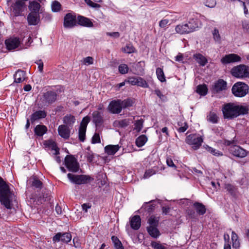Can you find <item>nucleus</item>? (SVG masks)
Instances as JSON below:
<instances>
[{"instance_id": "nucleus-1", "label": "nucleus", "mask_w": 249, "mask_h": 249, "mask_svg": "<svg viewBox=\"0 0 249 249\" xmlns=\"http://www.w3.org/2000/svg\"><path fill=\"white\" fill-rule=\"evenodd\" d=\"M249 110L248 106L237 105L234 103L224 104L222 108L224 118L228 120H232L240 115L247 114Z\"/></svg>"}, {"instance_id": "nucleus-2", "label": "nucleus", "mask_w": 249, "mask_h": 249, "mask_svg": "<svg viewBox=\"0 0 249 249\" xmlns=\"http://www.w3.org/2000/svg\"><path fill=\"white\" fill-rule=\"evenodd\" d=\"M15 197L9 185L0 177V202L8 209H11Z\"/></svg>"}, {"instance_id": "nucleus-3", "label": "nucleus", "mask_w": 249, "mask_h": 249, "mask_svg": "<svg viewBox=\"0 0 249 249\" xmlns=\"http://www.w3.org/2000/svg\"><path fill=\"white\" fill-rule=\"evenodd\" d=\"M231 73L236 78L249 77V67L244 64L234 67L231 70Z\"/></svg>"}, {"instance_id": "nucleus-4", "label": "nucleus", "mask_w": 249, "mask_h": 249, "mask_svg": "<svg viewBox=\"0 0 249 249\" xmlns=\"http://www.w3.org/2000/svg\"><path fill=\"white\" fill-rule=\"evenodd\" d=\"M67 177L71 182L78 185L86 184L94 179L90 176L86 175H73L69 173Z\"/></svg>"}, {"instance_id": "nucleus-5", "label": "nucleus", "mask_w": 249, "mask_h": 249, "mask_svg": "<svg viewBox=\"0 0 249 249\" xmlns=\"http://www.w3.org/2000/svg\"><path fill=\"white\" fill-rule=\"evenodd\" d=\"M231 91L235 96L242 97L249 92V86L243 82H238L232 86Z\"/></svg>"}, {"instance_id": "nucleus-6", "label": "nucleus", "mask_w": 249, "mask_h": 249, "mask_svg": "<svg viewBox=\"0 0 249 249\" xmlns=\"http://www.w3.org/2000/svg\"><path fill=\"white\" fill-rule=\"evenodd\" d=\"M65 165L70 172L76 173L78 171L79 165L76 159L72 155H67L65 158Z\"/></svg>"}, {"instance_id": "nucleus-7", "label": "nucleus", "mask_w": 249, "mask_h": 249, "mask_svg": "<svg viewBox=\"0 0 249 249\" xmlns=\"http://www.w3.org/2000/svg\"><path fill=\"white\" fill-rule=\"evenodd\" d=\"M185 142L189 145H192L194 150H197L201 145L203 139L196 134H190L187 136Z\"/></svg>"}, {"instance_id": "nucleus-8", "label": "nucleus", "mask_w": 249, "mask_h": 249, "mask_svg": "<svg viewBox=\"0 0 249 249\" xmlns=\"http://www.w3.org/2000/svg\"><path fill=\"white\" fill-rule=\"evenodd\" d=\"M11 10L15 17L21 16L26 9L25 2L23 0H16L11 5Z\"/></svg>"}, {"instance_id": "nucleus-9", "label": "nucleus", "mask_w": 249, "mask_h": 249, "mask_svg": "<svg viewBox=\"0 0 249 249\" xmlns=\"http://www.w3.org/2000/svg\"><path fill=\"white\" fill-rule=\"evenodd\" d=\"M57 95L55 91H48L44 93L41 98V101L44 106H48L55 102Z\"/></svg>"}, {"instance_id": "nucleus-10", "label": "nucleus", "mask_w": 249, "mask_h": 249, "mask_svg": "<svg viewBox=\"0 0 249 249\" xmlns=\"http://www.w3.org/2000/svg\"><path fill=\"white\" fill-rule=\"evenodd\" d=\"M77 21L75 15L68 13L64 18V27L65 28H72L77 25Z\"/></svg>"}, {"instance_id": "nucleus-11", "label": "nucleus", "mask_w": 249, "mask_h": 249, "mask_svg": "<svg viewBox=\"0 0 249 249\" xmlns=\"http://www.w3.org/2000/svg\"><path fill=\"white\" fill-rule=\"evenodd\" d=\"M121 100H113L111 101L107 107V110L112 114H119L122 110Z\"/></svg>"}, {"instance_id": "nucleus-12", "label": "nucleus", "mask_w": 249, "mask_h": 249, "mask_svg": "<svg viewBox=\"0 0 249 249\" xmlns=\"http://www.w3.org/2000/svg\"><path fill=\"white\" fill-rule=\"evenodd\" d=\"M71 239V235L70 232H58L53 238V242H62L68 243Z\"/></svg>"}, {"instance_id": "nucleus-13", "label": "nucleus", "mask_w": 249, "mask_h": 249, "mask_svg": "<svg viewBox=\"0 0 249 249\" xmlns=\"http://www.w3.org/2000/svg\"><path fill=\"white\" fill-rule=\"evenodd\" d=\"M189 33L193 32L199 28L201 25L200 20L197 18L190 19L185 23Z\"/></svg>"}, {"instance_id": "nucleus-14", "label": "nucleus", "mask_w": 249, "mask_h": 249, "mask_svg": "<svg viewBox=\"0 0 249 249\" xmlns=\"http://www.w3.org/2000/svg\"><path fill=\"white\" fill-rule=\"evenodd\" d=\"M231 153L234 156L243 158L247 156L248 152L241 147L234 145L230 148Z\"/></svg>"}, {"instance_id": "nucleus-15", "label": "nucleus", "mask_w": 249, "mask_h": 249, "mask_svg": "<svg viewBox=\"0 0 249 249\" xmlns=\"http://www.w3.org/2000/svg\"><path fill=\"white\" fill-rule=\"evenodd\" d=\"M241 60V58L240 56L236 54L231 53L226 55L224 57H222L221 59V62L222 64H225L240 62Z\"/></svg>"}, {"instance_id": "nucleus-16", "label": "nucleus", "mask_w": 249, "mask_h": 249, "mask_svg": "<svg viewBox=\"0 0 249 249\" xmlns=\"http://www.w3.org/2000/svg\"><path fill=\"white\" fill-rule=\"evenodd\" d=\"M20 43L18 37H11L5 41V44L8 50H12L18 48Z\"/></svg>"}, {"instance_id": "nucleus-17", "label": "nucleus", "mask_w": 249, "mask_h": 249, "mask_svg": "<svg viewBox=\"0 0 249 249\" xmlns=\"http://www.w3.org/2000/svg\"><path fill=\"white\" fill-rule=\"evenodd\" d=\"M41 2V0H34L30 1L28 7L31 12L41 14L42 13V9L41 8V5L39 3V2Z\"/></svg>"}, {"instance_id": "nucleus-18", "label": "nucleus", "mask_w": 249, "mask_h": 249, "mask_svg": "<svg viewBox=\"0 0 249 249\" xmlns=\"http://www.w3.org/2000/svg\"><path fill=\"white\" fill-rule=\"evenodd\" d=\"M227 88V83L222 79H219L212 87V91L214 93L219 92L225 90Z\"/></svg>"}, {"instance_id": "nucleus-19", "label": "nucleus", "mask_w": 249, "mask_h": 249, "mask_svg": "<svg viewBox=\"0 0 249 249\" xmlns=\"http://www.w3.org/2000/svg\"><path fill=\"white\" fill-rule=\"evenodd\" d=\"M27 20L29 25H36L40 21L39 14L30 12L27 16Z\"/></svg>"}, {"instance_id": "nucleus-20", "label": "nucleus", "mask_w": 249, "mask_h": 249, "mask_svg": "<svg viewBox=\"0 0 249 249\" xmlns=\"http://www.w3.org/2000/svg\"><path fill=\"white\" fill-rule=\"evenodd\" d=\"M58 132L62 138L68 139L70 136L71 130L68 126L62 124L58 126Z\"/></svg>"}, {"instance_id": "nucleus-21", "label": "nucleus", "mask_w": 249, "mask_h": 249, "mask_svg": "<svg viewBox=\"0 0 249 249\" xmlns=\"http://www.w3.org/2000/svg\"><path fill=\"white\" fill-rule=\"evenodd\" d=\"M92 121L96 126H100L104 123L103 114L98 111H95L92 114Z\"/></svg>"}, {"instance_id": "nucleus-22", "label": "nucleus", "mask_w": 249, "mask_h": 249, "mask_svg": "<svg viewBox=\"0 0 249 249\" xmlns=\"http://www.w3.org/2000/svg\"><path fill=\"white\" fill-rule=\"evenodd\" d=\"M77 24L86 27H93V24L88 18L82 16H78L77 18Z\"/></svg>"}, {"instance_id": "nucleus-23", "label": "nucleus", "mask_w": 249, "mask_h": 249, "mask_svg": "<svg viewBox=\"0 0 249 249\" xmlns=\"http://www.w3.org/2000/svg\"><path fill=\"white\" fill-rule=\"evenodd\" d=\"M47 116V112L45 110H39L34 112L31 116L30 120L32 123L36 121L45 118Z\"/></svg>"}, {"instance_id": "nucleus-24", "label": "nucleus", "mask_w": 249, "mask_h": 249, "mask_svg": "<svg viewBox=\"0 0 249 249\" xmlns=\"http://www.w3.org/2000/svg\"><path fill=\"white\" fill-rule=\"evenodd\" d=\"M141 218L139 215H134L130 220V226L134 230H138L141 227Z\"/></svg>"}, {"instance_id": "nucleus-25", "label": "nucleus", "mask_w": 249, "mask_h": 249, "mask_svg": "<svg viewBox=\"0 0 249 249\" xmlns=\"http://www.w3.org/2000/svg\"><path fill=\"white\" fill-rule=\"evenodd\" d=\"M26 72L24 71L18 70L14 75V82L17 83H20L25 79Z\"/></svg>"}, {"instance_id": "nucleus-26", "label": "nucleus", "mask_w": 249, "mask_h": 249, "mask_svg": "<svg viewBox=\"0 0 249 249\" xmlns=\"http://www.w3.org/2000/svg\"><path fill=\"white\" fill-rule=\"evenodd\" d=\"M48 130L47 127L44 125L38 124L34 129L35 135L38 137H42Z\"/></svg>"}, {"instance_id": "nucleus-27", "label": "nucleus", "mask_w": 249, "mask_h": 249, "mask_svg": "<svg viewBox=\"0 0 249 249\" xmlns=\"http://www.w3.org/2000/svg\"><path fill=\"white\" fill-rule=\"evenodd\" d=\"M120 146L117 145H108L105 147V152L109 155H113L119 149Z\"/></svg>"}, {"instance_id": "nucleus-28", "label": "nucleus", "mask_w": 249, "mask_h": 249, "mask_svg": "<svg viewBox=\"0 0 249 249\" xmlns=\"http://www.w3.org/2000/svg\"><path fill=\"white\" fill-rule=\"evenodd\" d=\"M194 58L201 66H204L208 63L207 58L200 53H196L193 56Z\"/></svg>"}, {"instance_id": "nucleus-29", "label": "nucleus", "mask_w": 249, "mask_h": 249, "mask_svg": "<svg viewBox=\"0 0 249 249\" xmlns=\"http://www.w3.org/2000/svg\"><path fill=\"white\" fill-rule=\"evenodd\" d=\"M185 23L179 24L175 27V31L177 34L180 35L189 34Z\"/></svg>"}, {"instance_id": "nucleus-30", "label": "nucleus", "mask_w": 249, "mask_h": 249, "mask_svg": "<svg viewBox=\"0 0 249 249\" xmlns=\"http://www.w3.org/2000/svg\"><path fill=\"white\" fill-rule=\"evenodd\" d=\"M193 206H194L196 213L199 215H202L205 213L206 209L205 206L202 203L196 202L194 203Z\"/></svg>"}, {"instance_id": "nucleus-31", "label": "nucleus", "mask_w": 249, "mask_h": 249, "mask_svg": "<svg viewBox=\"0 0 249 249\" xmlns=\"http://www.w3.org/2000/svg\"><path fill=\"white\" fill-rule=\"evenodd\" d=\"M147 231L149 234L153 238H157L160 235V232L157 229V227L148 226L147 227Z\"/></svg>"}, {"instance_id": "nucleus-32", "label": "nucleus", "mask_w": 249, "mask_h": 249, "mask_svg": "<svg viewBox=\"0 0 249 249\" xmlns=\"http://www.w3.org/2000/svg\"><path fill=\"white\" fill-rule=\"evenodd\" d=\"M63 121V123L66 124V125L71 126H72L73 124L75 123V119L73 116L71 114H68L64 117Z\"/></svg>"}, {"instance_id": "nucleus-33", "label": "nucleus", "mask_w": 249, "mask_h": 249, "mask_svg": "<svg viewBox=\"0 0 249 249\" xmlns=\"http://www.w3.org/2000/svg\"><path fill=\"white\" fill-rule=\"evenodd\" d=\"M129 123V120L128 119H125L114 121L113 123V125L116 127L123 128L128 126Z\"/></svg>"}, {"instance_id": "nucleus-34", "label": "nucleus", "mask_w": 249, "mask_h": 249, "mask_svg": "<svg viewBox=\"0 0 249 249\" xmlns=\"http://www.w3.org/2000/svg\"><path fill=\"white\" fill-rule=\"evenodd\" d=\"M207 120L213 124H216L218 121V117L214 112H210L207 116Z\"/></svg>"}, {"instance_id": "nucleus-35", "label": "nucleus", "mask_w": 249, "mask_h": 249, "mask_svg": "<svg viewBox=\"0 0 249 249\" xmlns=\"http://www.w3.org/2000/svg\"><path fill=\"white\" fill-rule=\"evenodd\" d=\"M231 240L233 248L237 249L240 247V242L238 239V235L234 231H232L231 232Z\"/></svg>"}, {"instance_id": "nucleus-36", "label": "nucleus", "mask_w": 249, "mask_h": 249, "mask_svg": "<svg viewBox=\"0 0 249 249\" xmlns=\"http://www.w3.org/2000/svg\"><path fill=\"white\" fill-rule=\"evenodd\" d=\"M147 141V137L144 135H142L139 136L136 140V144L137 146L140 147L144 145L145 142Z\"/></svg>"}, {"instance_id": "nucleus-37", "label": "nucleus", "mask_w": 249, "mask_h": 249, "mask_svg": "<svg viewBox=\"0 0 249 249\" xmlns=\"http://www.w3.org/2000/svg\"><path fill=\"white\" fill-rule=\"evenodd\" d=\"M111 240L116 249H124V247L120 240L115 236L111 237Z\"/></svg>"}, {"instance_id": "nucleus-38", "label": "nucleus", "mask_w": 249, "mask_h": 249, "mask_svg": "<svg viewBox=\"0 0 249 249\" xmlns=\"http://www.w3.org/2000/svg\"><path fill=\"white\" fill-rule=\"evenodd\" d=\"M208 89L205 85H199L197 86L196 92L201 95H205L207 93Z\"/></svg>"}, {"instance_id": "nucleus-39", "label": "nucleus", "mask_w": 249, "mask_h": 249, "mask_svg": "<svg viewBox=\"0 0 249 249\" xmlns=\"http://www.w3.org/2000/svg\"><path fill=\"white\" fill-rule=\"evenodd\" d=\"M51 198V193L49 191H45L43 193L42 196L39 197L38 201H40V202L42 203L43 202L50 200Z\"/></svg>"}, {"instance_id": "nucleus-40", "label": "nucleus", "mask_w": 249, "mask_h": 249, "mask_svg": "<svg viewBox=\"0 0 249 249\" xmlns=\"http://www.w3.org/2000/svg\"><path fill=\"white\" fill-rule=\"evenodd\" d=\"M156 74L158 79L161 82L166 81L165 75L162 69L158 68L156 69Z\"/></svg>"}, {"instance_id": "nucleus-41", "label": "nucleus", "mask_w": 249, "mask_h": 249, "mask_svg": "<svg viewBox=\"0 0 249 249\" xmlns=\"http://www.w3.org/2000/svg\"><path fill=\"white\" fill-rule=\"evenodd\" d=\"M51 7L53 12H57L61 10V5L59 2L55 0L52 2Z\"/></svg>"}, {"instance_id": "nucleus-42", "label": "nucleus", "mask_w": 249, "mask_h": 249, "mask_svg": "<svg viewBox=\"0 0 249 249\" xmlns=\"http://www.w3.org/2000/svg\"><path fill=\"white\" fill-rule=\"evenodd\" d=\"M122 108L131 107L133 106L134 102L130 99H127L123 101L121 100Z\"/></svg>"}, {"instance_id": "nucleus-43", "label": "nucleus", "mask_w": 249, "mask_h": 249, "mask_svg": "<svg viewBox=\"0 0 249 249\" xmlns=\"http://www.w3.org/2000/svg\"><path fill=\"white\" fill-rule=\"evenodd\" d=\"M212 34L213 36V39L217 42H220L221 41V36L219 34L218 30L215 28L212 31Z\"/></svg>"}, {"instance_id": "nucleus-44", "label": "nucleus", "mask_w": 249, "mask_h": 249, "mask_svg": "<svg viewBox=\"0 0 249 249\" xmlns=\"http://www.w3.org/2000/svg\"><path fill=\"white\" fill-rule=\"evenodd\" d=\"M122 50L124 53H131L135 52V49L132 44H129L123 48Z\"/></svg>"}, {"instance_id": "nucleus-45", "label": "nucleus", "mask_w": 249, "mask_h": 249, "mask_svg": "<svg viewBox=\"0 0 249 249\" xmlns=\"http://www.w3.org/2000/svg\"><path fill=\"white\" fill-rule=\"evenodd\" d=\"M143 121L142 119L136 121L134 124V129L136 130L137 132H140L142 130L143 127Z\"/></svg>"}, {"instance_id": "nucleus-46", "label": "nucleus", "mask_w": 249, "mask_h": 249, "mask_svg": "<svg viewBox=\"0 0 249 249\" xmlns=\"http://www.w3.org/2000/svg\"><path fill=\"white\" fill-rule=\"evenodd\" d=\"M89 122V118L88 116L84 117L80 123L79 128L87 129V127Z\"/></svg>"}, {"instance_id": "nucleus-47", "label": "nucleus", "mask_w": 249, "mask_h": 249, "mask_svg": "<svg viewBox=\"0 0 249 249\" xmlns=\"http://www.w3.org/2000/svg\"><path fill=\"white\" fill-rule=\"evenodd\" d=\"M148 222L149 224V226L157 227L158 225V220L154 216L149 217Z\"/></svg>"}, {"instance_id": "nucleus-48", "label": "nucleus", "mask_w": 249, "mask_h": 249, "mask_svg": "<svg viewBox=\"0 0 249 249\" xmlns=\"http://www.w3.org/2000/svg\"><path fill=\"white\" fill-rule=\"evenodd\" d=\"M207 149L209 152L212 153L214 156L218 157L223 155L222 152L211 147L208 146Z\"/></svg>"}, {"instance_id": "nucleus-49", "label": "nucleus", "mask_w": 249, "mask_h": 249, "mask_svg": "<svg viewBox=\"0 0 249 249\" xmlns=\"http://www.w3.org/2000/svg\"><path fill=\"white\" fill-rule=\"evenodd\" d=\"M137 86L144 88H148L149 87L146 81L144 79L140 77H138V84Z\"/></svg>"}, {"instance_id": "nucleus-50", "label": "nucleus", "mask_w": 249, "mask_h": 249, "mask_svg": "<svg viewBox=\"0 0 249 249\" xmlns=\"http://www.w3.org/2000/svg\"><path fill=\"white\" fill-rule=\"evenodd\" d=\"M86 129L79 128L78 137L81 142H83L85 140Z\"/></svg>"}, {"instance_id": "nucleus-51", "label": "nucleus", "mask_w": 249, "mask_h": 249, "mask_svg": "<svg viewBox=\"0 0 249 249\" xmlns=\"http://www.w3.org/2000/svg\"><path fill=\"white\" fill-rule=\"evenodd\" d=\"M138 80V77L135 76L129 77L125 82L131 84V85H137Z\"/></svg>"}, {"instance_id": "nucleus-52", "label": "nucleus", "mask_w": 249, "mask_h": 249, "mask_svg": "<svg viewBox=\"0 0 249 249\" xmlns=\"http://www.w3.org/2000/svg\"><path fill=\"white\" fill-rule=\"evenodd\" d=\"M32 185L35 188L41 189L42 187V183L40 180L34 178L32 181Z\"/></svg>"}, {"instance_id": "nucleus-53", "label": "nucleus", "mask_w": 249, "mask_h": 249, "mask_svg": "<svg viewBox=\"0 0 249 249\" xmlns=\"http://www.w3.org/2000/svg\"><path fill=\"white\" fill-rule=\"evenodd\" d=\"M119 71L121 74H125L128 71V67L127 65L123 64L119 66Z\"/></svg>"}, {"instance_id": "nucleus-54", "label": "nucleus", "mask_w": 249, "mask_h": 249, "mask_svg": "<svg viewBox=\"0 0 249 249\" xmlns=\"http://www.w3.org/2000/svg\"><path fill=\"white\" fill-rule=\"evenodd\" d=\"M151 246L154 249H166L161 244L155 241L152 242Z\"/></svg>"}, {"instance_id": "nucleus-55", "label": "nucleus", "mask_w": 249, "mask_h": 249, "mask_svg": "<svg viewBox=\"0 0 249 249\" xmlns=\"http://www.w3.org/2000/svg\"><path fill=\"white\" fill-rule=\"evenodd\" d=\"M206 6L209 8H213L216 5V2L215 0H206L205 2Z\"/></svg>"}, {"instance_id": "nucleus-56", "label": "nucleus", "mask_w": 249, "mask_h": 249, "mask_svg": "<svg viewBox=\"0 0 249 249\" xmlns=\"http://www.w3.org/2000/svg\"><path fill=\"white\" fill-rule=\"evenodd\" d=\"M86 157L87 158V161L89 162H91L94 158V154L90 151L86 153Z\"/></svg>"}, {"instance_id": "nucleus-57", "label": "nucleus", "mask_w": 249, "mask_h": 249, "mask_svg": "<svg viewBox=\"0 0 249 249\" xmlns=\"http://www.w3.org/2000/svg\"><path fill=\"white\" fill-rule=\"evenodd\" d=\"M83 63L85 65H89L92 64L93 63V58L90 56H88L83 59Z\"/></svg>"}, {"instance_id": "nucleus-58", "label": "nucleus", "mask_w": 249, "mask_h": 249, "mask_svg": "<svg viewBox=\"0 0 249 249\" xmlns=\"http://www.w3.org/2000/svg\"><path fill=\"white\" fill-rule=\"evenodd\" d=\"M42 19L45 22L50 21L52 19L51 15L46 12H42Z\"/></svg>"}, {"instance_id": "nucleus-59", "label": "nucleus", "mask_w": 249, "mask_h": 249, "mask_svg": "<svg viewBox=\"0 0 249 249\" xmlns=\"http://www.w3.org/2000/svg\"><path fill=\"white\" fill-rule=\"evenodd\" d=\"M101 140L100 138V136L98 133H95L93 136L92 138V143H100Z\"/></svg>"}, {"instance_id": "nucleus-60", "label": "nucleus", "mask_w": 249, "mask_h": 249, "mask_svg": "<svg viewBox=\"0 0 249 249\" xmlns=\"http://www.w3.org/2000/svg\"><path fill=\"white\" fill-rule=\"evenodd\" d=\"M155 174V171L153 169L146 170L144 173L143 178H147Z\"/></svg>"}, {"instance_id": "nucleus-61", "label": "nucleus", "mask_w": 249, "mask_h": 249, "mask_svg": "<svg viewBox=\"0 0 249 249\" xmlns=\"http://www.w3.org/2000/svg\"><path fill=\"white\" fill-rule=\"evenodd\" d=\"M155 93L158 96L161 100L165 101L166 97L164 95L159 89H156L154 90Z\"/></svg>"}, {"instance_id": "nucleus-62", "label": "nucleus", "mask_w": 249, "mask_h": 249, "mask_svg": "<svg viewBox=\"0 0 249 249\" xmlns=\"http://www.w3.org/2000/svg\"><path fill=\"white\" fill-rule=\"evenodd\" d=\"M169 20L167 19H163L159 22V26L160 28H165L169 23Z\"/></svg>"}, {"instance_id": "nucleus-63", "label": "nucleus", "mask_w": 249, "mask_h": 249, "mask_svg": "<svg viewBox=\"0 0 249 249\" xmlns=\"http://www.w3.org/2000/svg\"><path fill=\"white\" fill-rule=\"evenodd\" d=\"M188 128V125L186 122H184V125L178 127V132L180 133L184 132Z\"/></svg>"}, {"instance_id": "nucleus-64", "label": "nucleus", "mask_w": 249, "mask_h": 249, "mask_svg": "<svg viewBox=\"0 0 249 249\" xmlns=\"http://www.w3.org/2000/svg\"><path fill=\"white\" fill-rule=\"evenodd\" d=\"M213 132L217 136H221L222 134L223 129L222 127H214L213 129Z\"/></svg>"}]
</instances>
